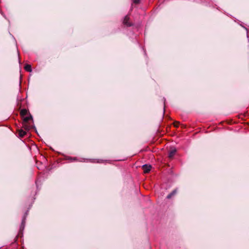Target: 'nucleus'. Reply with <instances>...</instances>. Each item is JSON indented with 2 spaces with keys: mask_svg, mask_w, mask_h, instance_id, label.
Segmentation results:
<instances>
[{
  "mask_svg": "<svg viewBox=\"0 0 249 249\" xmlns=\"http://www.w3.org/2000/svg\"><path fill=\"white\" fill-rule=\"evenodd\" d=\"M142 168L144 173H147L150 171L151 168V166L150 165H148L147 164H144L142 166Z\"/></svg>",
  "mask_w": 249,
  "mask_h": 249,
  "instance_id": "nucleus-1",
  "label": "nucleus"
},
{
  "mask_svg": "<svg viewBox=\"0 0 249 249\" xmlns=\"http://www.w3.org/2000/svg\"><path fill=\"white\" fill-rule=\"evenodd\" d=\"M129 19V18L128 16H126L124 19L123 23L124 25H126L127 26H130L131 25V24L129 22H128Z\"/></svg>",
  "mask_w": 249,
  "mask_h": 249,
  "instance_id": "nucleus-2",
  "label": "nucleus"
},
{
  "mask_svg": "<svg viewBox=\"0 0 249 249\" xmlns=\"http://www.w3.org/2000/svg\"><path fill=\"white\" fill-rule=\"evenodd\" d=\"M176 149H173L171 150L169 153L168 157L169 158L172 159L173 158V157L175 156L176 153Z\"/></svg>",
  "mask_w": 249,
  "mask_h": 249,
  "instance_id": "nucleus-3",
  "label": "nucleus"
},
{
  "mask_svg": "<svg viewBox=\"0 0 249 249\" xmlns=\"http://www.w3.org/2000/svg\"><path fill=\"white\" fill-rule=\"evenodd\" d=\"M26 134V132L22 129L18 131V135L20 137L23 138Z\"/></svg>",
  "mask_w": 249,
  "mask_h": 249,
  "instance_id": "nucleus-4",
  "label": "nucleus"
},
{
  "mask_svg": "<svg viewBox=\"0 0 249 249\" xmlns=\"http://www.w3.org/2000/svg\"><path fill=\"white\" fill-rule=\"evenodd\" d=\"M23 127L26 130L28 131L31 128V126L28 124V123L23 122Z\"/></svg>",
  "mask_w": 249,
  "mask_h": 249,
  "instance_id": "nucleus-5",
  "label": "nucleus"
},
{
  "mask_svg": "<svg viewBox=\"0 0 249 249\" xmlns=\"http://www.w3.org/2000/svg\"><path fill=\"white\" fill-rule=\"evenodd\" d=\"M177 192V189H175L167 196V198H168V199L171 198L173 196H174L175 194H176Z\"/></svg>",
  "mask_w": 249,
  "mask_h": 249,
  "instance_id": "nucleus-6",
  "label": "nucleus"
},
{
  "mask_svg": "<svg viewBox=\"0 0 249 249\" xmlns=\"http://www.w3.org/2000/svg\"><path fill=\"white\" fill-rule=\"evenodd\" d=\"M177 192V189H175L167 196V198H168V199L171 198L173 196H174L175 194H176Z\"/></svg>",
  "mask_w": 249,
  "mask_h": 249,
  "instance_id": "nucleus-7",
  "label": "nucleus"
},
{
  "mask_svg": "<svg viewBox=\"0 0 249 249\" xmlns=\"http://www.w3.org/2000/svg\"><path fill=\"white\" fill-rule=\"evenodd\" d=\"M25 218H26V216L25 215L24 216V217L23 218V219H22V222H21V226H20V231L23 230V229L24 228L25 222Z\"/></svg>",
  "mask_w": 249,
  "mask_h": 249,
  "instance_id": "nucleus-8",
  "label": "nucleus"
},
{
  "mask_svg": "<svg viewBox=\"0 0 249 249\" xmlns=\"http://www.w3.org/2000/svg\"><path fill=\"white\" fill-rule=\"evenodd\" d=\"M25 70L29 72H31L32 71L31 66L29 64H26L24 67Z\"/></svg>",
  "mask_w": 249,
  "mask_h": 249,
  "instance_id": "nucleus-9",
  "label": "nucleus"
},
{
  "mask_svg": "<svg viewBox=\"0 0 249 249\" xmlns=\"http://www.w3.org/2000/svg\"><path fill=\"white\" fill-rule=\"evenodd\" d=\"M27 112L26 109H23L20 111V115L24 117L27 114Z\"/></svg>",
  "mask_w": 249,
  "mask_h": 249,
  "instance_id": "nucleus-10",
  "label": "nucleus"
},
{
  "mask_svg": "<svg viewBox=\"0 0 249 249\" xmlns=\"http://www.w3.org/2000/svg\"><path fill=\"white\" fill-rule=\"evenodd\" d=\"M31 119H32V117L31 115L30 116L25 117L23 118V122L28 123Z\"/></svg>",
  "mask_w": 249,
  "mask_h": 249,
  "instance_id": "nucleus-11",
  "label": "nucleus"
},
{
  "mask_svg": "<svg viewBox=\"0 0 249 249\" xmlns=\"http://www.w3.org/2000/svg\"><path fill=\"white\" fill-rule=\"evenodd\" d=\"M140 0H133V2L134 3L138 4L140 2Z\"/></svg>",
  "mask_w": 249,
  "mask_h": 249,
  "instance_id": "nucleus-12",
  "label": "nucleus"
},
{
  "mask_svg": "<svg viewBox=\"0 0 249 249\" xmlns=\"http://www.w3.org/2000/svg\"><path fill=\"white\" fill-rule=\"evenodd\" d=\"M178 125H179V123L178 122H175L174 123V125L175 127H178Z\"/></svg>",
  "mask_w": 249,
  "mask_h": 249,
  "instance_id": "nucleus-13",
  "label": "nucleus"
},
{
  "mask_svg": "<svg viewBox=\"0 0 249 249\" xmlns=\"http://www.w3.org/2000/svg\"><path fill=\"white\" fill-rule=\"evenodd\" d=\"M70 159H71V160H76V158H70Z\"/></svg>",
  "mask_w": 249,
  "mask_h": 249,
  "instance_id": "nucleus-14",
  "label": "nucleus"
},
{
  "mask_svg": "<svg viewBox=\"0 0 249 249\" xmlns=\"http://www.w3.org/2000/svg\"><path fill=\"white\" fill-rule=\"evenodd\" d=\"M37 182H38V180H36V185L37 186L38 185H37Z\"/></svg>",
  "mask_w": 249,
  "mask_h": 249,
  "instance_id": "nucleus-15",
  "label": "nucleus"
},
{
  "mask_svg": "<svg viewBox=\"0 0 249 249\" xmlns=\"http://www.w3.org/2000/svg\"><path fill=\"white\" fill-rule=\"evenodd\" d=\"M247 37H249L248 33H247Z\"/></svg>",
  "mask_w": 249,
  "mask_h": 249,
  "instance_id": "nucleus-16",
  "label": "nucleus"
},
{
  "mask_svg": "<svg viewBox=\"0 0 249 249\" xmlns=\"http://www.w3.org/2000/svg\"><path fill=\"white\" fill-rule=\"evenodd\" d=\"M165 100L164 99V105H165Z\"/></svg>",
  "mask_w": 249,
  "mask_h": 249,
  "instance_id": "nucleus-17",
  "label": "nucleus"
}]
</instances>
